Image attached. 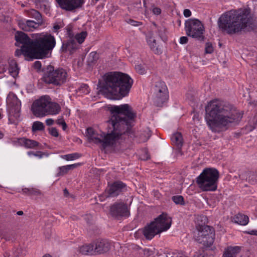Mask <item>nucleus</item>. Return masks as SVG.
<instances>
[{"label": "nucleus", "mask_w": 257, "mask_h": 257, "mask_svg": "<svg viewBox=\"0 0 257 257\" xmlns=\"http://www.w3.org/2000/svg\"><path fill=\"white\" fill-rule=\"evenodd\" d=\"M111 116L107 121V133L97 132L92 128L87 129L89 142L100 144L103 149L113 145L121 135L128 133L136 117V113L128 104L113 105L109 108Z\"/></svg>", "instance_id": "obj_1"}, {"label": "nucleus", "mask_w": 257, "mask_h": 257, "mask_svg": "<svg viewBox=\"0 0 257 257\" xmlns=\"http://www.w3.org/2000/svg\"><path fill=\"white\" fill-rule=\"evenodd\" d=\"M205 119L213 132L227 130L231 124L241 119L243 112L238 110L233 105L218 101H211L206 107Z\"/></svg>", "instance_id": "obj_2"}, {"label": "nucleus", "mask_w": 257, "mask_h": 257, "mask_svg": "<svg viewBox=\"0 0 257 257\" xmlns=\"http://www.w3.org/2000/svg\"><path fill=\"white\" fill-rule=\"evenodd\" d=\"M218 26L222 32L228 35L249 32L255 27L254 20L246 9L230 11L224 13L218 20Z\"/></svg>", "instance_id": "obj_3"}, {"label": "nucleus", "mask_w": 257, "mask_h": 257, "mask_svg": "<svg viewBox=\"0 0 257 257\" xmlns=\"http://www.w3.org/2000/svg\"><path fill=\"white\" fill-rule=\"evenodd\" d=\"M133 81L126 74L112 72L105 75L104 82L100 86V90L111 99H120L126 96Z\"/></svg>", "instance_id": "obj_4"}, {"label": "nucleus", "mask_w": 257, "mask_h": 257, "mask_svg": "<svg viewBox=\"0 0 257 257\" xmlns=\"http://www.w3.org/2000/svg\"><path fill=\"white\" fill-rule=\"evenodd\" d=\"M31 110L35 116L42 117L48 115L58 114L61 107L57 103L52 102L49 96L45 95L33 102Z\"/></svg>", "instance_id": "obj_5"}, {"label": "nucleus", "mask_w": 257, "mask_h": 257, "mask_svg": "<svg viewBox=\"0 0 257 257\" xmlns=\"http://www.w3.org/2000/svg\"><path fill=\"white\" fill-rule=\"evenodd\" d=\"M171 218L162 213L143 229V234L147 239H152L156 235L167 230L171 225Z\"/></svg>", "instance_id": "obj_6"}, {"label": "nucleus", "mask_w": 257, "mask_h": 257, "mask_svg": "<svg viewBox=\"0 0 257 257\" xmlns=\"http://www.w3.org/2000/svg\"><path fill=\"white\" fill-rule=\"evenodd\" d=\"M219 172L215 168H206L196 178L199 188L204 191H214L217 187Z\"/></svg>", "instance_id": "obj_7"}, {"label": "nucleus", "mask_w": 257, "mask_h": 257, "mask_svg": "<svg viewBox=\"0 0 257 257\" xmlns=\"http://www.w3.org/2000/svg\"><path fill=\"white\" fill-rule=\"evenodd\" d=\"M55 45V39L50 34L42 35L34 40L33 50L35 59L45 58Z\"/></svg>", "instance_id": "obj_8"}, {"label": "nucleus", "mask_w": 257, "mask_h": 257, "mask_svg": "<svg viewBox=\"0 0 257 257\" xmlns=\"http://www.w3.org/2000/svg\"><path fill=\"white\" fill-rule=\"evenodd\" d=\"M43 72L42 79L46 84L60 86L66 82L68 74L63 68L55 69L53 66L49 65Z\"/></svg>", "instance_id": "obj_9"}, {"label": "nucleus", "mask_w": 257, "mask_h": 257, "mask_svg": "<svg viewBox=\"0 0 257 257\" xmlns=\"http://www.w3.org/2000/svg\"><path fill=\"white\" fill-rule=\"evenodd\" d=\"M185 25L186 33L188 36L200 41L204 40L203 34L205 29L201 21L198 19H190L185 22Z\"/></svg>", "instance_id": "obj_10"}, {"label": "nucleus", "mask_w": 257, "mask_h": 257, "mask_svg": "<svg viewBox=\"0 0 257 257\" xmlns=\"http://www.w3.org/2000/svg\"><path fill=\"white\" fill-rule=\"evenodd\" d=\"M196 241L206 247L210 246L214 242V233L213 228L208 225H199L195 235Z\"/></svg>", "instance_id": "obj_11"}, {"label": "nucleus", "mask_w": 257, "mask_h": 257, "mask_svg": "<svg viewBox=\"0 0 257 257\" xmlns=\"http://www.w3.org/2000/svg\"><path fill=\"white\" fill-rule=\"evenodd\" d=\"M153 91L154 103L157 106H161L168 98V89L165 83L162 81L156 82Z\"/></svg>", "instance_id": "obj_12"}, {"label": "nucleus", "mask_w": 257, "mask_h": 257, "mask_svg": "<svg viewBox=\"0 0 257 257\" xmlns=\"http://www.w3.org/2000/svg\"><path fill=\"white\" fill-rule=\"evenodd\" d=\"M109 213L113 217H127L130 215L128 207L126 203L116 202L110 206Z\"/></svg>", "instance_id": "obj_13"}, {"label": "nucleus", "mask_w": 257, "mask_h": 257, "mask_svg": "<svg viewBox=\"0 0 257 257\" xmlns=\"http://www.w3.org/2000/svg\"><path fill=\"white\" fill-rule=\"evenodd\" d=\"M16 41V45L22 44L25 53L29 52V49H33L34 40H31L28 36L22 32H17L15 36Z\"/></svg>", "instance_id": "obj_14"}, {"label": "nucleus", "mask_w": 257, "mask_h": 257, "mask_svg": "<svg viewBox=\"0 0 257 257\" xmlns=\"http://www.w3.org/2000/svg\"><path fill=\"white\" fill-rule=\"evenodd\" d=\"M59 7L66 11H72L80 8L84 3V0H55Z\"/></svg>", "instance_id": "obj_15"}, {"label": "nucleus", "mask_w": 257, "mask_h": 257, "mask_svg": "<svg viewBox=\"0 0 257 257\" xmlns=\"http://www.w3.org/2000/svg\"><path fill=\"white\" fill-rule=\"evenodd\" d=\"M125 189V185L120 181L114 182L105 190L104 195L106 197H114Z\"/></svg>", "instance_id": "obj_16"}, {"label": "nucleus", "mask_w": 257, "mask_h": 257, "mask_svg": "<svg viewBox=\"0 0 257 257\" xmlns=\"http://www.w3.org/2000/svg\"><path fill=\"white\" fill-rule=\"evenodd\" d=\"M94 244V254H100L108 252L111 248V242L107 239H99L95 241Z\"/></svg>", "instance_id": "obj_17"}, {"label": "nucleus", "mask_w": 257, "mask_h": 257, "mask_svg": "<svg viewBox=\"0 0 257 257\" xmlns=\"http://www.w3.org/2000/svg\"><path fill=\"white\" fill-rule=\"evenodd\" d=\"M42 23L37 21L35 22L32 20H28L26 23H20V26L21 28L24 31H32L37 29Z\"/></svg>", "instance_id": "obj_18"}, {"label": "nucleus", "mask_w": 257, "mask_h": 257, "mask_svg": "<svg viewBox=\"0 0 257 257\" xmlns=\"http://www.w3.org/2000/svg\"><path fill=\"white\" fill-rule=\"evenodd\" d=\"M17 142L20 145L28 149H34L39 145L38 142L25 138L18 139Z\"/></svg>", "instance_id": "obj_19"}, {"label": "nucleus", "mask_w": 257, "mask_h": 257, "mask_svg": "<svg viewBox=\"0 0 257 257\" xmlns=\"http://www.w3.org/2000/svg\"><path fill=\"white\" fill-rule=\"evenodd\" d=\"M240 251V247L239 246H228L225 249L223 257H236Z\"/></svg>", "instance_id": "obj_20"}, {"label": "nucleus", "mask_w": 257, "mask_h": 257, "mask_svg": "<svg viewBox=\"0 0 257 257\" xmlns=\"http://www.w3.org/2000/svg\"><path fill=\"white\" fill-rule=\"evenodd\" d=\"M79 252L82 255H95L94 244L90 243L82 245L79 248Z\"/></svg>", "instance_id": "obj_21"}, {"label": "nucleus", "mask_w": 257, "mask_h": 257, "mask_svg": "<svg viewBox=\"0 0 257 257\" xmlns=\"http://www.w3.org/2000/svg\"><path fill=\"white\" fill-rule=\"evenodd\" d=\"M20 107L19 106H14L11 108L9 112V118L12 123H15V120L19 118Z\"/></svg>", "instance_id": "obj_22"}, {"label": "nucleus", "mask_w": 257, "mask_h": 257, "mask_svg": "<svg viewBox=\"0 0 257 257\" xmlns=\"http://www.w3.org/2000/svg\"><path fill=\"white\" fill-rule=\"evenodd\" d=\"M77 48V44L75 40L70 38L66 43H63L62 46L63 51L66 52L72 51L76 49Z\"/></svg>", "instance_id": "obj_23"}, {"label": "nucleus", "mask_w": 257, "mask_h": 257, "mask_svg": "<svg viewBox=\"0 0 257 257\" xmlns=\"http://www.w3.org/2000/svg\"><path fill=\"white\" fill-rule=\"evenodd\" d=\"M233 219L234 222L241 225H246L249 221V218L247 215L239 213L235 215Z\"/></svg>", "instance_id": "obj_24"}, {"label": "nucleus", "mask_w": 257, "mask_h": 257, "mask_svg": "<svg viewBox=\"0 0 257 257\" xmlns=\"http://www.w3.org/2000/svg\"><path fill=\"white\" fill-rule=\"evenodd\" d=\"M79 165L78 164H74L72 165H69L66 166H64L62 167H59L58 168V170H59V172L57 174L58 176H62L66 173L69 170H73L76 167H77Z\"/></svg>", "instance_id": "obj_25"}, {"label": "nucleus", "mask_w": 257, "mask_h": 257, "mask_svg": "<svg viewBox=\"0 0 257 257\" xmlns=\"http://www.w3.org/2000/svg\"><path fill=\"white\" fill-rule=\"evenodd\" d=\"M26 13L29 17L35 19L37 22L43 23L41 14L38 11L35 9H31L26 11Z\"/></svg>", "instance_id": "obj_26"}, {"label": "nucleus", "mask_w": 257, "mask_h": 257, "mask_svg": "<svg viewBox=\"0 0 257 257\" xmlns=\"http://www.w3.org/2000/svg\"><path fill=\"white\" fill-rule=\"evenodd\" d=\"M173 143L178 148H180L183 145V138L181 133H176L173 135L171 137Z\"/></svg>", "instance_id": "obj_27"}, {"label": "nucleus", "mask_w": 257, "mask_h": 257, "mask_svg": "<svg viewBox=\"0 0 257 257\" xmlns=\"http://www.w3.org/2000/svg\"><path fill=\"white\" fill-rule=\"evenodd\" d=\"M10 67H9V72L10 74L14 77L18 76L19 73V68L18 67V65L16 62L12 60L10 62Z\"/></svg>", "instance_id": "obj_28"}, {"label": "nucleus", "mask_w": 257, "mask_h": 257, "mask_svg": "<svg viewBox=\"0 0 257 257\" xmlns=\"http://www.w3.org/2000/svg\"><path fill=\"white\" fill-rule=\"evenodd\" d=\"M29 52L25 53L23 50V47H21V49H17L15 51V56L19 57L22 54H23L25 56L29 57L32 59H35V56L34 54L33 50L29 49Z\"/></svg>", "instance_id": "obj_29"}, {"label": "nucleus", "mask_w": 257, "mask_h": 257, "mask_svg": "<svg viewBox=\"0 0 257 257\" xmlns=\"http://www.w3.org/2000/svg\"><path fill=\"white\" fill-rule=\"evenodd\" d=\"M45 126L44 124L40 121H35L32 125V131L35 132L38 131L44 130Z\"/></svg>", "instance_id": "obj_30"}, {"label": "nucleus", "mask_w": 257, "mask_h": 257, "mask_svg": "<svg viewBox=\"0 0 257 257\" xmlns=\"http://www.w3.org/2000/svg\"><path fill=\"white\" fill-rule=\"evenodd\" d=\"M61 157L62 159H65L67 161H72L74 160V159L79 158L80 157V155L78 153H73L65 155H62Z\"/></svg>", "instance_id": "obj_31"}, {"label": "nucleus", "mask_w": 257, "mask_h": 257, "mask_svg": "<svg viewBox=\"0 0 257 257\" xmlns=\"http://www.w3.org/2000/svg\"><path fill=\"white\" fill-rule=\"evenodd\" d=\"M86 36V32L83 31L80 33L77 34L75 35V38L79 44H81L84 41Z\"/></svg>", "instance_id": "obj_32"}, {"label": "nucleus", "mask_w": 257, "mask_h": 257, "mask_svg": "<svg viewBox=\"0 0 257 257\" xmlns=\"http://www.w3.org/2000/svg\"><path fill=\"white\" fill-rule=\"evenodd\" d=\"M98 59V56L96 52H91L87 58V62L89 65L94 63Z\"/></svg>", "instance_id": "obj_33"}, {"label": "nucleus", "mask_w": 257, "mask_h": 257, "mask_svg": "<svg viewBox=\"0 0 257 257\" xmlns=\"http://www.w3.org/2000/svg\"><path fill=\"white\" fill-rule=\"evenodd\" d=\"M172 200L176 204L184 205L185 204L184 200V198L182 196H181V195L174 196L172 197Z\"/></svg>", "instance_id": "obj_34"}, {"label": "nucleus", "mask_w": 257, "mask_h": 257, "mask_svg": "<svg viewBox=\"0 0 257 257\" xmlns=\"http://www.w3.org/2000/svg\"><path fill=\"white\" fill-rule=\"evenodd\" d=\"M148 43L149 45L150 48L153 51H155L158 50L156 40L154 39L153 37H150L148 39Z\"/></svg>", "instance_id": "obj_35"}, {"label": "nucleus", "mask_w": 257, "mask_h": 257, "mask_svg": "<svg viewBox=\"0 0 257 257\" xmlns=\"http://www.w3.org/2000/svg\"><path fill=\"white\" fill-rule=\"evenodd\" d=\"M78 91L80 93L87 94L89 92L88 86L86 84H82L78 89Z\"/></svg>", "instance_id": "obj_36"}, {"label": "nucleus", "mask_w": 257, "mask_h": 257, "mask_svg": "<svg viewBox=\"0 0 257 257\" xmlns=\"http://www.w3.org/2000/svg\"><path fill=\"white\" fill-rule=\"evenodd\" d=\"M43 193L41 191L36 188H31L30 196H41Z\"/></svg>", "instance_id": "obj_37"}, {"label": "nucleus", "mask_w": 257, "mask_h": 257, "mask_svg": "<svg viewBox=\"0 0 257 257\" xmlns=\"http://www.w3.org/2000/svg\"><path fill=\"white\" fill-rule=\"evenodd\" d=\"M205 52L206 53L211 54L214 50L213 47L211 43H207L205 44Z\"/></svg>", "instance_id": "obj_38"}, {"label": "nucleus", "mask_w": 257, "mask_h": 257, "mask_svg": "<svg viewBox=\"0 0 257 257\" xmlns=\"http://www.w3.org/2000/svg\"><path fill=\"white\" fill-rule=\"evenodd\" d=\"M135 68L137 72L140 74H144L146 72L145 67L141 65H136Z\"/></svg>", "instance_id": "obj_39"}, {"label": "nucleus", "mask_w": 257, "mask_h": 257, "mask_svg": "<svg viewBox=\"0 0 257 257\" xmlns=\"http://www.w3.org/2000/svg\"><path fill=\"white\" fill-rule=\"evenodd\" d=\"M28 155L29 156L33 155L34 156L38 157L39 158H42L43 155L42 152L41 151H38L36 153L32 151H30L28 152Z\"/></svg>", "instance_id": "obj_40"}, {"label": "nucleus", "mask_w": 257, "mask_h": 257, "mask_svg": "<svg viewBox=\"0 0 257 257\" xmlns=\"http://www.w3.org/2000/svg\"><path fill=\"white\" fill-rule=\"evenodd\" d=\"M50 134L55 137H57L59 135L57 130L55 127H52L49 129Z\"/></svg>", "instance_id": "obj_41"}, {"label": "nucleus", "mask_w": 257, "mask_h": 257, "mask_svg": "<svg viewBox=\"0 0 257 257\" xmlns=\"http://www.w3.org/2000/svg\"><path fill=\"white\" fill-rule=\"evenodd\" d=\"M57 123L58 124L62 125V128H63V130H65L66 128V127H67L66 123H65L64 120L62 118L58 119L57 120Z\"/></svg>", "instance_id": "obj_42"}, {"label": "nucleus", "mask_w": 257, "mask_h": 257, "mask_svg": "<svg viewBox=\"0 0 257 257\" xmlns=\"http://www.w3.org/2000/svg\"><path fill=\"white\" fill-rule=\"evenodd\" d=\"M127 22V23L130 24L131 25L134 26H138L141 24V23L134 21L132 19H129Z\"/></svg>", "instance_id": "obj_43"}, {"label": "nucleus", "mask_w": 257, "mask_h": 257, "mask_svg": "<svg viewBox=\"0 0 257 257\" xmlns=\"http://www.w3.org/2000/svg\"><path fill=\"white\" fill-rule=\"evenodd\" d=\"M22 253L21 248H15L13 250V257H18Z\"/></svg>", "instance_id": "obj_44"}, {"label": "nucleus", "mask_w": 257, "mask_h": 257, "mask_svg": "<svg viewBox=\"0 0 257 257\" xmlns=\"http://www.w3.org/2000/svg\"><path fill=\"white\" fill-rule=\"evenodd\" d=\"M256 179L253 174H251L248 177V182L251 184H254L256 182Z\"/></svg>", "instance_id": "obj_45"}, {"label": "nucleus", "mask_w": 257, "mask_h": 257, "mask_svg": "<svg viewBox=\"0 0 257 257\" xmlns=\"http://www.w3.org/2000/svg\"><path fill=\"white\" fill-rule=\"evenodd\" d=\"M188 39L187 37L183 36L180 38V43L181 44H185L188 42Z\"/></svg>", "instance_id": "obj_46"}, {"label": "nucleus", "mask_w": 257, "mask_h": 257, "mask_svg": "<svg viewBox=\"0 0 257 257\" xmlns=\"http://www.w3.org/2000/svg\"><path fill=\"white\" fill-rule=\"evenodd\" d=\"M152 12L155 15H159L161 13V10L159 8L155 7L153 9Z\"/></svg>", "instance_id": "obj_47"}, {"label": "nucleus", "mask_w": 257, "mask_h": 257, "mask_svg": "<svg viewBox=\"0 0 257 257\" xmlns=\"http://www.w3.org/2000/svg\"><path fill=\"white\" fill-rule=\"evenodd\" d=\"M34 67L35 68L40 70L41 68V63L40 61H37L34 63Z\"/></svg>", "instance_id": "obj_48"}, {"label": "nucleus", "mask_w": 257, "mask_h": 257, "mask_svg": "<svg viewBox=\"0 0 257 257\" xmlns=\"http://www.w3.org/2000/svg\"><path fill=\"white\" fill-rule=\"evenodd\" d=\"M183 14L185 17L187 18L191 15V12L189 10L185 9L184 11Z\"/></svg>", "instance_id": "obj_49"}, {"label": "nucleus", "mask_w": 257, "mask_h": 257, "mask_svg": "<svg viewBox=\"0 0 257 257\" xmlns=\"http://www.w3.org/2000/svg\"><path fill=\"white\" fill-rule=\"evenodd\" d=\"M46 123L47 125H51L54 123V120L52 118H48L46 120Z\"/></svg>", "instance_id": "obj_50"}, {"label": "nucleus", "mask_w": 257, "mask_h": 257, "mask_svg": "<svg viewBox=\"0 0 257 257\" xmlns=\"http://www.w3.org/2000/svg\"><path fill=\"white\" fill-rule=\"evenodd\" d=\"M30 190H31V188H26L23 189L22 191L24 194L30 196Z\"/></svg>", "instance_id": "obj_51"}, {"label": "nucleus", "mask_w": 257, "mask_h": 257, "mask_svg": "<svg viewBox=\"0 0 257 257\" xmlns=\"http://www.w3.org/2000/svg\"><path fill=\"white\" fill-rule=\"evenodd\" d=\"M159 33H161V32H162L163 31H161V30H159ZM159 35H160V36L161 37V38L162 39V40L163 41H166L167 40V37H166L165 35H163V34H161L160 33H159Z\"/></svg>", "instance_id": "obj_52"}, {"label": "nucleus", "mask_w": 257, "mask_h": 257, "mask_svg": "<svg viewBox=\"0 0 257 257\" xmlns=\"http://www.w3.org/2000/svg\"><path fill=\"white\" fill-rule=\"evenodd\" d=\"M61 27L58 24H55L53 26V31L57 32Z\"/></svg>", "instance_id": "obj_53"}, {"label": "nucleus", "mask_w": 257, "mask_h": 257, "mask_svg": "<svg viewBox=\"0 0 257 257\" xmlns=\"http://www.w3.org/2000/svg\"><path fill=\"white\" fill-rule=\"evenodd\" d=\"M247 233L249 234L257 235V230H252Z\"/></svg>", "instance_id": "obj_54"}, {"label": "nucleus", "mask_w": 257, "mask_h": 257, "mask_svg": "<svg viewBox=\"0 0 257 257\" xmlns=\"http://www.w3.org/2000/svg\"><path fill=\"white\" fill-rule=\"evenodd\" d=\"M249 104L253 106H257V100H254L252 102H250Z\"/></svg>", "instance_id": "obj_55"}, {"label": "nucleus", "mask_w": 257, "mask_h": 257, "mask_svg": "<svg viewBox=\"0 0 257 257\" xmlns=\"http://www.w3.org/2000/svg\"><path fill=\"white\" fill-rule=\"evenodd\" d=\"M68 194H69V192H68V190H67V189H66V188H65V189L64 190V196H65V197H67V196H68Z\"/></svg>", "instance_id": "obj_56"}, {"label": "nucleus", "mask_w": 257, "mask_h": 257, "mask_svg": "<svg viewBox=\"0 0 257 257\" xmlns=\"http://www.w3.org/2000/svg\"><path fill=\"white\" fill-rule=\"evenodd\" d=\"M17 214L18 215H23L24 214V212L23 211H19L17 212Z\"/></svg>", "instance_id": "obj_57"}, {"label": "nucleus", "mask_w": 257, "mask_h": 257, "mask_svg": "<svg viewBox=\"0 0 257 257\" xmlns=\"http://www.w3.org/2000/svg\"><path fill=\"white\" fill-rule=\"evenodd\" d=\"M146 156H147L146 157L142 158V159L144 160H146L150 159V157L147 154H146Z\"/></svg>", "instance_id": "obj_58"}, {"label": "nucleus", "mask_w": 257, "mask_h": 257, "mask_svg": "<svg viewBox=\"0 0 257 257\" xmlns=\"http://www.w3.org/2000/svg\"><path fill=\"white\" fill-rule=\"evenodd\" d=\"M4 257H10V253L9 252H6L4 254Z\"/></svg>", "instance_id": "obj_59"}, {"label": "nucleus", "mask_w": 257, "mask_h": 257, "mask_svg": "<svg viewBox=\"0 0 257 257\" xmlns=\"http://www.w3.org/2000/svg\"><path fill=\"white\" fill-rule=\"evenodd\" d=\"M43 257H52V256L49 254H46Z\"/></svg>", "instance_id": "obj_60"}, {"label": "nucleus", "mask_w": 257, "mask_h": 257, "mask_svg": "<svg viewBox=\"0 0 257 257\" xmlns=\"http://www.w3.org/2000/svg\"><path fill=\"white\" fill-rule=\"evenodd\" d=\"M2 137V134L1 133H0V138H1Z\"/></svg>", "instance_id": "obj_61"}, {"label": "nucleus", "mask_w": 257, "mask_h": 257, "mask_svg": "<svg viewBox=\"0 0 257 257\" xmlns=\"http://www.w3.org/2000/svg\"><path fill=\"white\" fill-rule=\"evenodd\" d=\"M203 218H204V220H206V217H203Z\"/></svg>", "instance_id": "obj_62"}, {"label": "nucleus", "mask_w": 257, "mask_h": 257, "mask_svg": "<svg viewBox=\"0 0 257 257\" xmlns=\"http://www.w3.org/2000/svg\"><path fill=\"white\" fill-rule=\"evenodd\" d=\"M202 257H204V256H203Z\"/></svg>", "instance_id": "obj_63"}]
</instances>
